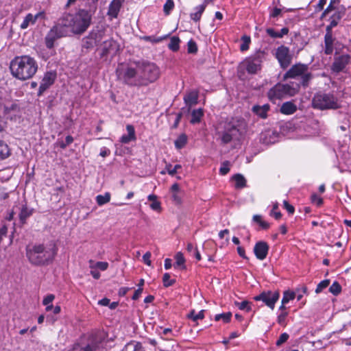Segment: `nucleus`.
Listing matches in <instances>:
<instances>
[{
	"instance_id": "obj_29",
	"label": "nucleus",
	"mask_w": 351,
	"mask_h": 351,
	"mask_svg": "<svg viewBox=\"0 0 351 351\" xmlns=\"http://www.w3.org/2000/svg\"><path fill=\"white\" fill-rule=\"evenodd\" d=\"M195 9L196 12L194 13H191L190 16L193 21L197 22L200 20L202 14L205 10V5H199L197 6Z\"/></svg>"
},
{
	"instance_id": "obj_53",
	"label": "nucleus",
	"mask_w": 351,
	"mask_h": 351,
	"mask_svg": "<svg viewBox=\"0 0 351 351\" xmlns=\"http://www.w3.org/2000/svg\"><path fill=\"white\" fill-rule=\"evenodd\" d=\"M150 208L156 211L160 212L161 211V204L159 201H154L150 204Z\"/></svg>"
},
{
	"instance_id": "obj_45",
	"label": "nucleus",
	"mask_w": 351,
	"mask_h": 351,
	"mask_svg": "<svg viewBox=\"0 0 351 351\" xmlns=\"http://www.w3.org/2000/svg\"><path fill=\"white\" fill-rule=\"evenodd\" d=\"M230 163L228 160H226L222 163L221 167L219 169V173L221 175L225 176L230 171Z\"/></svg>"
},
{
	"instance_id": "obj_15",
	"label": "nucleus",
	"mask_w": 351,
	"mask_h": 351,
	"mask_svg": "<svg viewBox=\"0 0 351 351\" xmlns=\"http://www.w3.org/2000/svg\"><path fill=\"white\" fill-rule=\"evenodd\" d=\"M56 78V74L54 72H47L43 78L41 80L38 95L40 96L43 94V93L47 90L55 82Z\"/></svg>"
},
{
	"instance_id": "obj_19",
	"label": "nucleus",
	"mask_w": 351,
	"mask_h": 351,
	"mask_svg": "<svg viewBox=\"0 0 351 351\" xmlns=\"http://www.w3.org/2000/svg\"><path fill=\"white\" fill-rule=\"evenodd\" d=\"M45 18V12H39L36 14L33 15L29 13L25 17L23 21L20 25L21 29H25L29 25H34L38 19H43Z\"/></svg>"
},
{
	"instance_id": "obj_52",
	"label": "nucleus",
	"mask_w": 351,
	"mask_h": 351,
	"mask_svg": "<svg viewBox=\"0 0 351 351\" xmlns=\"http://www.w3.org/2000/svg\"><path fill=\"white\" fill-rule=\"evenodd\" d=\"M345 47H346V46L344 45H343L342 43H341L340 42L337 40L335 42V45L334 47V50H335V53L336 54L340 53Z\"/></svg>"
},
{
	"instance_id": "obj_27",
	"label": "nucleus",
	"mask_w": 351,
	"mask_h": 351,
	"mask_svg": "<svg viewBox=\"0 0 351 351\" xmlns=\"http://www.w3.org/2000/svg\"><path fill=\"white\" fill-rule=\"evenodd\" d=\"M10 154L11 151L7 143L0 140V160L7 158Z\"/></svg>"
},
{
	"instance_id": "obj_3",
	"label": "nucleus",
	"mask_w": 351,
	"mask_h": 351,
	"mask_svg": "<svg viewBox=\"0 0 351 351\" xmlns=\"http://www.w3.org/2000/svg\"><path fill=\"white\" fill-rule=\"evenodd\" d=\"M10 69L14 77L26 80L35 75L38 70V63L29 56H16L11 61Z\"/></svg>"
},
{
	"instance_id": "obj_28",
	"label": "nucleus",
	"mask_w": 351,
	"mask_h": 351,
	"mask_svg": "<svg viewBox=\"0 0 351 351\" xmlns=\"http://www.w3.org/2000/svg\"><path fill=\"white\" fill-rule=\"evenodd\" d=\"M203 115L204 112L202 108L193 110L191 113L192 118L191 123L193 124L199 123Z\"/></svg>"
},
{
	"instance_id": "obj_18",
	"label": "nucleus",
	"mask_w": 351,
	"mask_h": 351,
	"mask_svg": "<svg viewBox=\"0 0 351 351\" xmlns=\"http://www.w3.org/2000/svg\"><path fill=\"white\" fill-rule=\"evenodd\" d=\"M337 40L332 36V31L326 30L324 36V53L326 55H331L334 51V47Z\"/></svg>"
},
{
	"instance_id": "obj_61",
	"label": "nucleus",
	"mask_w": 351,
	"mask_h": 351,
	"mask_svg": "<svg viewBox=\"0 0 351 351\" xmlns=\"http://www.w3.org/2000/svg\"><path fill=\"white\" fill-rule=\"evenodd\" d=\"M335 10V7L332 4H329L328 6L326 8V9L324 11V12L322 14V17H324L326 14H328L329 12Z\"/></svg>"
},
{
	"instance_id": "obj_24",
	"label": "nucleus",
	"mask_w": 351,
	"mask_h": 351,
	"mask_svg": "<svg viewBox=\"0 0 351 351\" xmlns=\"http://www.w3.org/2000/svg\"><path fill=\"white\" fill-rule=\"evenodd\" d=\"M184 102L187 106L191 107L197 104L198 92L193 90L187 93L184 97Z\"/></svg>"
},
{
	"instance_id": "obj_14",
	"label": "nucleus",
	"mask_w": 351,
	"mask_h": 351,
	"mask_svg": "<svg viewBox=\"0 0 351 351\" xmlns=\"http://www.w3.org/2000/svg\"><path fill=\"white\" fill-rule=\"evenodd\" d=\"M261 58L259 56L250 57L244 60L241 66L245 69L248 73L255 74L261 69Z\"/></svg>"
},
{
	"instance_id": "obj_59",
	"label": "nucleus",
	"mask_w": 351,
	"mask_h": 351,
	"mask_svg": "<svg viewBox=\"0 0 351 351\" xmlns=\"http://www.w3.org/2000/svg\"><path fill=\"white\" fill-rule=\"evenodd\" d=\"M142 292H143V288L138 287V289L135 291V292L132 296V300H138L139 298V297L141 296Z\"/></svg>"
},
{
	"instance_id": "obj_33",
	"label": "nucleus",
	"mask_w": 351,
	"mask_h": 351,
	"mask_svg": "<svg viewBox=\"0 0 351 351\" xmlns=\"http://www.w3.org/2000/svg\"><path fill=\"white\" fill-rule=\"evenodd\" d=\"M32 214V210L29 209L26 206H23L19 214V218L22 223H25V220Z\"/></svg>"
},
{
	"instance_id": "obj_54",
	"label": "nucleus",
	"mask_w": 351,
	"mask_h": 351,
	"mask_svg": "<svg viewBox=\"0 0 351 351\" xmlns=\"http://www.w3.org/2000/svg\"><path fill=\"white\" fill-rule=\"evenodd\" d=\"M311 200L317 206H321L323 204V199L320 197L317 196L316 194H313L311 195Z\"/></svg>"
},
{
	"instance_id": "obj_48",
	"label": "nucleus",
	"mask_w": 351,
	"mask_h": 351,
	"mask_svg": "<svg viewBox=\"0 0 351 351\" xmlns=\"http://www.w3.org/2000/svg\"><path fill=\"white\" fill-rule=\"evenodd\" d=\"M204 311L202 310L197 314H195V311H192L190 313V314L188 315V317L195 322L197 319H202L204 318Z\"/></svg>"
},
{
	"instance_id": "obj_40",
	"label": "nucleus",
	"mask_w": 351,
	"mask_h": 351,
	"mask_svg": "<svg viewBox=\"0 0 351 351\" xmlns=\"http://www.w3.org/2000/svg\"><path fill=\"white\" fill-rule=\"evenodd\" d=\"M174 8V2L173 0H167L164 6H163V12L165 15H169L171 10Z\"/></svg>"
},
{
	"instance_id": "obj_10",
	"label": "nucleus",
	"mask_w": 351,
	"mask_h": 351,
	"mask_svg": "<svg viewBox=\"0 0 351 351\" xmlns=\"http://www.w3.org/2000/svg\"><path fill=\"white\" fill-rule=\"evenodd\" d=\"M243 130L232 123H228L221 132V141L223 144H228L232 141H239L243 135Z\"/></svg>"
},
{
	"instance_id": "obj_35",
	"label": "nucleus",
	"mask_w": 351,
	"mask_h": 351,
	"mask_svg": "<svg viewBox=\"0 0 351 351\" xmlns=\"http://www.w3.org/2000/svg\"><path fill=\"white\" fill-rule=\"evenodd\" d=\"M180 40L178 36H173L171 38L168 47L171 51H177L180 48Z\"/></svg>"
},
{
	"instance_id": "obj_37",
	"label": "nucleus",
	"mask_w": 351,
	"mask_h": 351,
	"mask_svg": "<svg viewBox=\"0 0 351 351\" xmlns=\"http://www.w3.org/2000/svg\"><path fill=\"white\" fill-rule=\"evenodd\" d=\"M296 294L293 291H285L283 293V297L282 299V304H287L289 301L293 300L295 298Z\"/></svg>"
},
{
	"instance_id": "obj_41",
	"label": "nucleus",
	"mask_w": 351,
	"mask_h": 351,
	"mask_svg": "<svg viewBox=\"0 0 351 351\" xmlns=\"http://www.w3.org/2000/svg\"><path fill=\"white\" fill-rule=\"evenodd\" d=\"M142 346L138 342H132L127 344L126 350L127 351H141Z\"/></svg>"
},
{
	"instance_id": "obj_49",
	"label": "nucleus",
	"mask_w": 351,
	"mask_h": 351,
	"mask_svg": "<svg viewBox=\"0 0 351 351\" xmlns=\"http://www.w3.org/2000/svg\"><path fill=\"white\" fill-rule=\"evenodd\" d=\"M243 43L241 45L240 49L242 51H246L249 48V44L250 43V38L247 36H243L242 37Z\"/></svg>"
},
{
	"instance_id": "obj_62",
	"label": "nucleus",
	"mask_w": 351,
	"mask_h": 351,
	"mask_svg": "<svg viewBox=\"0 0 351 351\" xmlns=\"http://www.w3.org/2000/svg\"><path fill=\"white\" fill-rule=\"evenodd\" d=\"M280 13H281V10L280 8H275L273 9L271 13L270 14V16L275 18V17L278 16Z\"/></svg>"
},
{
	"instance_id": "obj_12",
	"label": "nucleus",
	"mask_w": 351,
	"mask_h": 351,
	"mask_svg": "<svg viewBox=\"0 0 351 351\" xmlns=\"http://www.w3.org/2000/svg\"><path fill=\"white\" fill-rule=\"evenodd\" d=\"M275 57L278 60L280 67L282 69H286L291 64L293 55L291 53L289 47L280 45L276 49Z\"/></svg>"
},
{
	"instance_id": "obj_31",
	"label": "nucleus",
	"mask_w": 351,
	"mask_h": 351,
	"mask_svg": "<svg viewBox=\"0 0 351 351\" xmlns=\"http://www.w3.org/2000/svg\"><path fill=\"white\" fill-rule=\"evenodd\" d=\"M187 143V136L185 134H180L175 141V147L178 149L183 148Z\"/></svg>"
},
{
	"instance_id": "obj_16",
	"label": "nucleus",
	"mask_w": 351,
	"mask_h": 351,
	"mask_svg": "<svg viewBox=\"0 0 351 351\" xmlns=\"http://www.w3.org/2000/svg\"><path fill=\"white\" fill-rule=\"evenodd\" d=\"M350 58L351 57L349 54H343L335 57L332 65V70L337 73L341 71L349 63Z\"/></svg>"
},
{
	"instance_id": "obj_58",
	"label": "nucleus",
	"mask_w": 351,
	"mask_h": 351,
	"mask_svg": "<svg viewBox=\"0 0 351 351\" xmlns=\"http://www.w3.org/2000/svg\"><path fill=\"white\" fill-rule=\"evenodd\" d=\"M266 32L267 34L271 36V38H278V32H276L272 28H267L266 29Z\"/></svg>"
},
{
	"instance_id": "obj_8",
	"label": "nucleus",
	"mask_w": 351,
	"mask_h": 351,
	"mask_svg": "<svg viewBox=\"0 0 351 351\" xmlns=\"http://www.w3.org/2000/svg\"><path fill=\"white\" fill-rule=\"evenodd\" d=\"M97 45H99L101 51L100 56L106 57L109 54H115L118 50V45L115 40L112 38L102 41L103 32H98L92 35Z\"/></svg>"
},
{
	"instance_id": "obj_21",
	"label": "nucleus",
	"mask_w": 351,
	"mask_h": 351,
	"mask_svg": "<svg viewBox=\"0 0 351 351\" xmlns=\"http://www.w3.org/2000/svg\"><path fill=\"white\" fill-rule=\"evenodd\" d=\"M123 1L124 0H112L109 5L108 14L112 18H117Z\"/></svg>"
},
{
	"instance_id": "obj_23",
	"label": "nucleus",
	"mask_w": 351,
	"mask_h": 351,
	"mask_svg": "<svg viewBox=\"0 0 351 351\" xmlns=\"http://www.w3.org/2000/svg\"><path fill=\"white\" fill-rule=\"evenodd\" d=\"M126 130L128 132L127 135H123L121 138V142L122 143H128L136 139L134 128L132 125H127Z\"/></svg>"
},
{
	"instance_id": "obj_11",
	"label": "nucleus",
	"mask_w": 351,
	"mask_h": 351,
	"mask_svg": "<svg viewBox=\"0 0 351 351\" xmlns=\"http://www.w3.org/2000/svg\"><path fill=\"white\" fill-rule=\"evenodd\" d=\"M105 334L103 332H96L91 335L88 344L83 348H74L73 351H100L104 348Z\"/></svg>"
},
{
	"instance_id": "obj_63",
	"label": "nucleus",
	"mask_w": 351,
	"mask_h": 351,
	"mask_svg": "<svg viewBox=\"0 0 351 351\" xmlns=\"http://www.w3.org/2000/svg\"><path fill=\"white\" fill-rule=\"evenodd\" d=\"M326 3V0H319L317 5L316 10H317V11L322 10L324 9V6Z\"/></svg>"
},
{
	"instance_id": "obj_20",
	"label": "nucleus",
	"mask_w": 351,
	"mask_h": 351,
	"mask_svg": "<svg viewBox=\"0 0 351 351\" xmlns=\"http://www.w3.org/2000/svg\"><path fill=\"white\" fill-rule=\"evenodd\" d=\"M3 114L7 119H16L19 117L20 108L16 104L5 105L3 108Z\"/></svg>"
},
{
	"instance_id": "obj_50",
	"label": "nucleus",
	"mask_w": 351,
	"mask_h": 351,
	"mask_svg": "<svg viewBox=\"0 0 351 351\" xmlns=\"http://www.w3.org/2000/svg\"><path fill=\"white\" fill-rule=\"evenodd\" d=\"M188 52L191 53H196L197 51V47L195 42L193 40H190L188 42Z\"/></svg>"
},
{
	"instance_id": "obj_38",
	"label": "nucleus",
	"mask_w": 351,
	"mask_h": 351,
	"mask_svg": "<svg viewBox=\"0 0 351 351\" xmlns=\"http://www.w3.org/2000/svg\"><path fill=\"white\" fill-rule=\"evenodd\" d=\"M176 263L174 267L181 266L182 269H185L186 266L184 265L185 259L184 258L183 254L181 252H178L175 256Z\"/></svg>"
},
{
	"instance_id": "obj_60",
	"label": "nucleus",
	"mask_w": 351,
	"mask_h": 351,
	"mask_svg": "<svg viewBox=\"0 0 351 351\" xmlns=\"http://www.w3.org/2000/svg\"><path fill=\"white\" fill-rule=\"evenodd\" d=\"M237 250V252H238L239 255L241 257H242L243 258L247 259V257L245 255V250L243 247L239 246Z\"/></svg>"
},
{
	"instance_id": "obj_7",
	"label": "nucleus",
	"mask_w": 351,
	"mask_h": 351,
	"mask_svg": "<svg viewBox=\"0 0 351 351\" xmlns=\"http://www.w3.org/2000/svg\"><path fill=\"white\" fill-rule=\"evenodd\" d=\"M312 106L322 110L339 108L337 99L332 94L326 93L315 94L312 99Z\"/></svg>"
},
{
	"instance_id": "obj_55",
	"label": "nucleus",
	"mask_w": 351,
	"mask_h": 351,
	"mask_svg": "<svg viewBox=\"0 0 351 351\" xmlns=\"http://www.w3.org/2000/svg\"><path fill=\"white\" fill-rule=\"evenodd\" d=\"M54 298L55 296L53 294H49L43 299V304L44 305L50 304L53 302Z\"/></svg>"
},
{
	"instance_id": "obj_4",
	"label": "nucleus",
	"mask_w": 351,
	"mask_h": 351,
	"mask_svg": "<svg viewBox=\"0 0 351 351\" xmlns=\"http://www.w3.org/2000/svg\"><path fill=\"white\" fill-rule=\"evenodd\" d=\"M91 15L85 10H80L75 14H64L60 21L67 29L75 34L84 33L89 27Z\"/></svg>"
},
{
	"instance_id": "obj_25",
	"label": "nucleus",
	"mask_w": 351,
	"mask_h": 351,
	"mask_svg": "<svg viewBox=\"0 0 351 351\" xmlns=\"http://www.w3.org/2000/svg\"><path fill=\"white\" fill-rule=\"evenodd\" d=\"M297 110V106L291 101H287L282 104L280 107V112L284 114H292Z\"/></svg>"
},
{
	"instance_id": "obj_57",
	"label": "nucleus",
	"mask_w": 351,
	"mask_h": 351,
	"mask_svg": "<svg viewBox=\"0 0 351 351\" xmlns=\"http://www.w3.org/2000/svg\"><path fill=\"white\" fill-rule=\"evenodd\" d=\"M151 253L149 252H147L143 256V262L147 265L148 266H151L152 261L150 260Z\"/></svg>"
},
{
	"instance_id": "obj_5",
	"label": "nucleus",
	"mask_w": 351,
	"mask_h": 351,
	"mask_svg": "<svg viewBox=\"0 0 351 351\" xmlns=\"http://www.w3.org/2000/svg\"><path fill=\"white\" fill-rule=\"evenodd\" d=\"M289 78L300 79V86L302 85L304 87H307L313 79V75L309 71L308 64L297 63L292 65L283 75L284 80Z\"/></svg>"
},
{
	"instance_id": "obj_51",
	"label": "nucleus",
	"mask_w": 351,
	"mask_h": 351,
	"mask_svg": "<svg viewBox=\"0 0 351 351\" xmlns=\"http://www.w3.org/2000/svg\"><path fill=\"white\" fill-rule=\"evenodd\" d=\"M289 337V335L286 332L281 334L280 335L278 339L276 341V345L278 346L282 345V343H284L285 342H286L288 340Z\"/></svg>"
},
{
	"instance_id": "obj_2",
	"label": "nucleus",
	"mask_w": 351,
	"mask_h": 351,
	"mask_svg": "<svg viewBox=\"0 0 351 351\" xmlns=\"http://www.w3.org/2000/svg\"><path fill=\"white\" fill-rule=\"evenodd\" d=\"M57 251L58 248L54 243H35L26 247V256L29 263L34 265H48L55 258Z\"/></svg>"
},
{
	"instance_id": "obj_64",
	"label": "nucleus",
	"mask_w": 351,
	"mask_h": 351,
	"mask_svg": "<svg viewBox=\"0 0 351 351\" xmlns=\"http://www.w3.org/2000/svg\"><path fill=\"white\" fill-rule=\"evenodd\" d=\"M173 200L176 204H180L182 203L181 197L176 193H174L172 195Z\"/></svg>"
},
{
	"instance_id": "obj_6",
	"label": "nucleus",
	"mask_w": 351,
	"mask_h": 351,
	"mask_svg": "<svg viewBox=\"0 0 351 351\" xmlns=\"http://www.w3.org/2000/svg\"><path fill=\"white\" fill-rule=\"evenodd\" d=\"M300 90V84L290 82L287 84L278 83L272 87L267 93L271 101H275L277 99H282L288 97L295 95Z\"/></svg>"
},
{
	"instance_id": "obj_30",
	"label": "nucleus",
	"mask_w": 351,
	"mask_h": 351,
	"mask_svg": "<svg viewBox=\"0 0 351 351\" xmlns=\"http://www.w3.org/2000/svg\"><path fill=\"white\" fill-rule=\"evenodd\" d=\"M90 268L93 269H99L101 271H106L108 268V263L107 262L99 261L97 263H94L93 261L90 260Z\"/></svg>"
},
{
	"instance_id": "obj_26",
	"label": "nucleus",
	"mask_w": 351,
	"mask_h": 351,
	"mask_svg": "<svg viewBox=\"0 0 351 351\" xmlns=\"http://www.w3.org/2000/svg\"><path fill=\"white\" fill-rule=\"evenodd\" d=\"M269 110V105L265 104L263 106H254L252 108L253 112L261 118L267 117V113Z\"/></svg>"
},
{
	"instance_id": "obj_17",
	"label": "nucleus",
	"mask_w": 351,
	"mask_h": 351,
	"mask_svg": "<svg viewBox=\"0 0 351 351\" xmlns=\"http://www.w3.org/2000/svg\"><path fill=\"white\" fill-rule=\"evenodd\" d=\"M269 249V245L265 241H260L255 244L254 253L258 259L263 261L267 257Z\"/></svg>"
},
{
	"instance_id": "obj_36",
	"label": "nucleus",
	"mask_w": 351,
	"mask_h": 351,
	"mask_svg": "<svg viewBox=\"0 0 351 351\" xmlns=\"http://www.w3.org/2000/svg\"><path fill=\"white\" fill-rule=\"evenodd\" d=\"M234 305L237 306L240 310L246 311L250 312L252 310V302L247 300H244L241 302H234Z\"/></svg>"
},
{
	"instance_id": "obj_46",
	"label": "nucleus",
	"mask_w": 351,
	"mask_h": 351,
	"mask_svg": "<svg viewBox=\"0 0 351 351\" xmlns=\"http://www.w3.org/2000/svg\"><path fill=\"white\" fill-rule=\"evenodd\" d=\"M330 284L329 280H324L321 281L317 286V288L315 289V292L317 293H319L322 292L324 289H326Z\"/></svg>"
},
{
	"instance_id": "obj_47",
	"label": "nucleus",
	"mask_w": 351,
	"mask_h": 351,
	"mask_svg": "<svg viewBox=\"0 0 351 351\" xmlns=\"http://www.w3.org/2000/svg\"><path fill=\"white\" fill-rule=\"evenodd\" d=\"M181 167L180 165H176L173 168H172V165L169 164L166 166V169L170 176H173Z\"/></svg>"
},
{
	"instance_id": "obj_13",
	"label": "nucleus",
	"mask_w": 351,
	"mask_h": 351,
	"mask_svg": "<svg viewBox=\"0 0 351 351\" xmlns=\"http://www.w3.org/2000/svg\"><path fill=\"white\" fill-rule=\"evenodd\" d=\"M279 298L280 293L278 291H263L259 295L254 296V300L256 301H262L265 305L273 310Z\"/></svg>"
},
{
	"instance_id": "obj_22",
	"label": "nucleus",
	"mask_w": 351,
	"mask_h": 351,
	"mask_svg": "<svg viewBox=\"0 0 351 351\" xmlns=\"http://www.w3.org/2000/svg\"><path fill=\"white\" fill-rule=\"evenodd\" d=\"M345 14V10H339L335 12L330 18V24L326 26V30H328L330 28V30L332 31V28L336 27L339 21L342 19V17Z\"/></svg>"
},
{
	"instance_id": "obj_39",
	"label": "nucleus",
	"mask_w": 351,
	"mask_h": 351,
	"mask_svg": "<svg viewBox=\"0 0 351 351\" xmlns=\"http://www.w3.org/2000/svg\"><path fill=\"white\" fill-rule=\"evenodd\" d=\"M232 317V313L230 312L226 313H221V314H217L215 317V321H219L220 319H222L223 322L228 323Z\"/></svg>"
},
{
	"instance_id": "obj_43",
	"label": "nucleus",
	"mask_w": 351,
	"mask_h": 351,
	"mask_svg": "<svg viewBox=\"0 0 351 351\" xmlns=\"http://www.w3.org/2000/svg\"><path fill=\"white\" fill-rule=\"evenodd\" d=\"M288 315H289L288 311L280 312V313L278 315V318H277V322L278 323V324H280V326H285L287 324H286V318L288 316Z\"/></svg>"
},
{
	"instance_id": "obj_32",
	"label": "nucleus",
	"mask_w": 351,
	"mask_h": 351,
	"mask_svg": "<svg viewBox=\"0 0 351 351\" xmlns=\"http://www.w3.org/2000/svg\"><path fill=\"white\" fill-rule=\"evenodd\" d=\"M111 195L106 192L104 195H99L96 197V202L99 206H102L110 201Z\"/></svg>"
},
{
	"instance_id": "obj_9",
	"label": "nucleus",
	"mask_w": 351,
	"mask_h": 351,
	"mask_svg": "<svg viewBox=\"0 0 351 351\" xmlns=\"http://www.w3.org/2000/svg\"><path fill=\"white\" fill-rule=\"evenodd\" d=\"M69 33V30L59 21V23L55 25L45 36V43L47 48L52 49L56 40L66 36Z\"/></svg>"
},
{
	"instance_id": "obj_34",
	"label": "nucleus",
	"mask_w": 351,
	"mask_h": 351,
	"mask_svg": "<svg viewBox=\"0 0 351 351\" xmlns=\"http://www.w3.org/2000/svg\"><path fill=\"white\" fill-rule=\"evenodd\" d=\"M233 180L235 181V187L236 188H243L245 186L246 180L245 178L241 174H236L233 176Z\"/></svg>"
},
{
	"instance_id": "obj_1",
	"label": "nucleus",
	"mask_w": 351,
	"mask_h": 351,
	"mask_svg": "<svg viewBox=\"0 0 351 351\" xmlns=\"http://www.w3.org/2000/svg\"><path fill=\"white\" fill-rule=\"evenodd\" d=\"M116 72L118 78L129 86H145L154 82L160 76L158 66L145 61L135 62V67L118 68Z\"/></svg>"
},
{
	"instance_id": "obj_42",
	"label": "nucleus",
	"mask_w": 351,
	"mask_h": 351,
	"mask_svg": "<svg viewBox=\"0 0 351 351\" xmlns=\"http://www.w3.org/2000/svg\"><path fill=\"white\" fill-rule=\"evenodd\" d=\"M162 282L164 287H168L172 286L176 282V280L170 279V274L165 273L162 277Z\"/></svg>"
},
{
	"instance_id": "obj_44",
	"label": "nucleus",
	"mask_w": 351,
	"mask_h": 351,
	"mask_svg": "<svg viewBox=\"0 0 351 351\" xmlns=\"http://www.w3.org/2000/svg\"><path fill=\"white\" fill-rule=\"evenodd\" d=\"M329 291L335 295H337L341 291V287L337 282H334L329 288Z\"/></svg>"
},
{
	"instance_id": "obj_56",
	"label": "nucleus",
	"mask_w": 351,
	"mask_h": 351,
	"mask_svg": "<svg viewBox=\"0 0 351 351\" xmlns=\"http://www.w3.org/2000/svg\"><path fill=\"white\" fill-rule=\"evenodd\" d=\"M283 204H284L285 208L287 210V212L289 214H293L295 209L292 205L289 204V202L286 200H285L283 202Z\"/></svg>"
}]
</instances>
